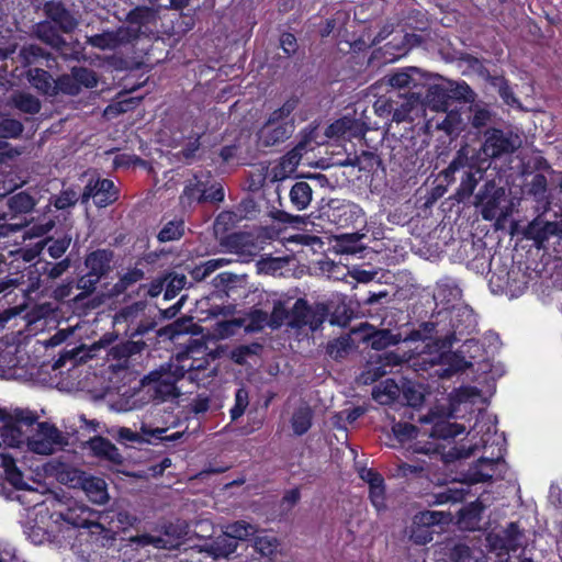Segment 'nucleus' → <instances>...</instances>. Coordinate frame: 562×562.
<instances>
[{"label": "nucleus", "mask_w": 562, "mask_h": 562, "mask_svg": "<svg viewBox=\"0 0 562 562\" xmlns=\"http://www.w3.org/2000/svg\"><path fill=\"white\" fill-rule=\"evenodd\" d=\"M493 393L494 386L484 393L475 386H462L451 394L448 415L431 412L420 418L422 423L431 425L425 434L432 441L418 442L415 452L429 458L440 456L445 463H450L484 450V454L464 474L463 481L436 495L437 504L462 502L471 485L504 477L507 470L505 438L497 432L496 417L484 409L487 397Z\"/></svg>", "instance_id": "1"}, {"label": "nucleus", "mask_w": 562, "mask_h": 562, "mask_svg": "<svg viewBox=\"0 0 562 562\" xmlns=\"http://www.w3.org/2000/svg\"><path fill=\"white\" fill-rule=\"evenodd\" d=\"M477 327L476 315L467 304L452 305L451 308L437 310L432 319L414 331L412 340H434L440 349H446L462 337L473 334Z\"/></svg>", "instance_id": "2"}, {"label": "nucleus", "mask_w": 562, "mask_h": 562, "mask_svg": "<svg viewBox=\"0 0 562 562\" xmlns=\"http://www.w3.org/2000/svg\"><path fill=\"white\" fill-rule=\"evenodd\" d=\"M0 467L3 468L7 481L18 491H22L15 498L19 502H24L27 496H33L35 501V514L40 516L41 524L36 525L32 521L23 522V532L26 538L34 544L44 543L52 533L53 515L49 514L47 502L42 499V494L35 490L30 488L23 481L22 472L16 468L15 460L12 456L0 452Z\"/></svg>", "instance_id": "3"}, {"label": "nucleus", "mask_w": 562, "mask_h": 562, "mask_svg": "<svg viewBox=\"0 0 562 562\" xmlns=\"http://www.w3.org/2000/svg\"><path fill=\"white\" fill-rule=\"evenodd\" d=\"M181 378H184V366H180L179 360H177L151 371L144 376L142 383L148 387V392L154 400L165 402L179 396L177 382Z\"/></svg>", "instance_id": "4"}, {"label": "nucleus", "mask_w": 562, "mask_h": 562, "mask_svg": "<svg viewBox=\"0 0 562 562\" xmlns=\"http://www.w3.org/2000/svg\"><path fill=\"white\" fill-rule=\"evenodd\" d=\"M525 544V532L514 521L486 535V546L488 551L495 555L496 562H509L512 553L524 548Z\"/></svg>", "instance_id": "5"}, {"label": "nucleus", "mask_w": 562, "mask_h": 562, "mask_svg": "<svg viewBox=\"0 0 562 562\" xmlns=\"http://www.w3.org/2000/svg\"><path fill=\"white\" fill-rule=\"evenodd\" d=\"M482 348L477 340L465 339L457 352L441 351L438 361L431 360L434 371L440 379H450L452 375L464 371L472 366V360L481 356Z\"/></svg>", "instance_id": "6"}, {"label": "nucleus", "mask_w": 562, "mask_h": 562, "mask_svg": "<svg viewBox=\"0 0 562 562\" xmlns=\"http://www.w3.org/2000/svg\"><path fill=\"white\" fill-rule=\"evenodd\" d=\"M295 108L296 100L290 99L270 114L269 120L259 131V142L263 146H273L284 142L292 135L294 124L288 119Z\"/></svg>", "instance_id": "7"}, {"label": "nucleus", "mask_w": 562, "mask_h": 562, "mask_svg": "<svg viewBox=\"0 0 562 562\" xmlns=\"http://www.w3.org/2000/svg\"><path fill=\"white\" fill-rule=\"evenodd\" d=\"M113 323L131 338L143 336L156 326L145 302H136L121 308L115 314Z\"/></svg>", "instance_id": "8"}, {"label": "nucleus", "mask_w": 562, "mask_h": 562, "mask_svg": "<svg viewBox=\"0 0 562 562\" xmlns=\"http://www.w3.org/2000/svg\"><path fill=\"white\" fill-rule=\"evenodd\" d=\"M67 445L66 437L54 425L37 423L30 436L26 437L27 449L36 454L49 456Z\"/></svg>", "instance_id": "9"}, {"label": "nucleus", "mask_w": 562, "mask_h": 562, "mask_svg": "<svg viewBox=\"0 0 562 562\" xmlns=\"http://www.w3.org/2000/svg\"><path fill=\"white\" fill-rule=\"evenodd\" d=\"M521 145L520 137L510 132L498 128H490L484 133V143L479 151L482 160L498 158L514 153Z\"/></svg>", "instance_id": "10"}, {"label": "nucleus", "mask_w": 562, "mask_h": 562, "mask_svg": "<svg viewBox=\"0 0 562 562\" xmlns=\"http://www.w3.org/2000/svg\"><path fill=\"white\" fill-rule=\"evenodd\" d=\"M37 420V415L31 411L19 409L14 412L13 417L5 422L1 428V438L4 445L9 447H20L26 443L24 427L33 426Z\"/></svg>", "instance_id": "11"}, {"label": "nucleus", "mask_w": 562, "mask_h": 562, "mask_svg": "<svg viewBox=\"0 0 562 562\" xmlns=\"http://www.w3.org/2000/svg\"><path fill=\"white\" fill-rule=\"evenodd\" d=\"M327 317V310L323 304L310 306L306 301L297 300L291 311L289 325L296 328L310 327L317 330Z\"/></svg>", "instance_id": "12"}, {"label": "nucleus", "mask_w": 562, "mask_h": 562, "mask_svg": "<svg viewBox=\"0 0 562 562\" xmlns=\"http://www.w3.org/2000/svg\"><path fill=\"white\" fill-rule=\"evenodd\" d=\"M323 215L339 227H348L357 223L363 215L359 205L344 200H330Z\"/></svg>", "instance_id": "13"}, {"label": "nucleus", "mask_w": 562, "mask_h": 562, "mask_svg": "<svg viewBox=\"0 0 562 562\" xmlns=\"http://www.w3.org/2000/svg\"><path fill=\"white\" fill-rule=\"evenodd\" d=\"M311 149L310 147V139L307 136H305L303 139H301L296 146L291 149L288 154H285L274 166L270 169V176L272 181H282L289 177H291L303 155L307 153Z\"/></svg>", "instance_id": "14"}, {"label": "nucleus", "mask_w": 562, "mask_h": 562, "mask_svg": "<svg viewBox=\"0 0 562 562\" xmlns=\"http://www.w3.org/2000/svg\"><path fill=\"white\" fill-rule=\"evenodd\" d=\"M504 189L494 181H487L475 195V206L480 207L482 217L492 221L499 215V205L504 198Z\"/></svg>", "instance_id": "15"}, {"label": "nucleus", "mask_w": 562, "mask_h": 562, "mask_svg": "<svg viewBox=\"0 0 562 562\" xmlns=\"http://www.w3.org/2000/svg\"><path fill=\"white\" fill-rule=\"evenodd\" d=\"M445 514L442 512L425 510L415 515L411 526L409 538L416 544H426L434 537L431 527L442 521Z\"/></svg>", "instance_id": "16"}, {"label": "nucleus", "mask_w": 562, "mask_h": 562, "mask_svg": "<svg viewBox=\"0 0 562 562\" xmlns=\"http://www.w3.org/2000/svg\"><path fill=\"white\" fill-rule=\"evenodd\" d=\"M72 486L80 485L89 499L95 504H104L108 501L106 484L103 479L72 471L68 473Z\"/></svg>", "instance_id": "17"}, {"label": "nucleus", "mask_w": 562, "mask_h": 562, "mask_svg": "<svg viewBox=\"0 0 562 562\" xmlns=\"http://www.w3.org/2000/svg\"><path fill=\"white\" fill-rule=\"evenodd\" d=\"M137 36V31L130 27H119L115 31H105L87 37L88 44L93 47L112 50L119 46L132 42Z\"/></svg>", "instance_id": "18"}, {"label": "nucleus", "mask_w": 562, "mask_h": 562, "mask_svg": "<svg viewBox=\"0 0 562 562\" xmlns=\"http://www.w3.org/2000/svg\"><path fill=\"white\" fill-rule=\"evenodd\" d=\"M90 198L97 206L104 207L116 201L119 193L112 180L97 179L91 180L85 188L83 201Z\"/></svg>", "instance_id": "19"}, {"label": "nucleus", "mask_w": 562, "mask_h": 562, "mask_svg": "<svg viewBox=\"0 0 562 562\" xmlns=\"http://www.w3.org/2000/svg\"><path fill=\"white\" fill-rule=\"evenodd\" d=\"M462 290L452 278H442L437 282L434 300L438 310L451 308L452 305L464 304L461 302Z\"/></svg>", "instance_id": "20"}, {"label": "nucleus", "mask_w": 562, "mask_h": 562, "mask_svg": "<svg viewBox=\"0 0 562 562\" xmlns=\"http://www.w3.org/2000/svg\"><path fill=\"white\" fill-rule=\"evenodd\" d=\"M355 334H362L361 339L375 350H382L389 346L397 345L401 341L398 335L391 334L387 329H375L368 323H362L356 329Z\"/></svg>", "instance_id": "21"}, {"label": "nucleus", "mask_w": 562, "mask_h": 562, "mask_svg": "<svg viewBox=\"0 0 562 562\" xmlns=\"http://www.w3.org/2000/svg\"><path fill=\"white\" fill-rule=\"evenodd\" d=\"M59 517L76 528L99 527V514L85 505L75 504L60 512Z\"/></svg>", "instance_id": "22"}, {"label": "nucleus", "mask_w": 562, "mask_h": 562, "mask_svg": "<svg viewBox=\"0 0 562 562\" xmlns=\"http://www.w3.org/2000/svg\"><path fill=\"white\" fill-rule=\"evenodd\" d=\"M394 103L396 105L394 106L393 121L396 123L413 121L422 111L420 99L415 93L402 94L396 92Z\"/></svg>", "instance_id": "23"}, {"label": "nucleus", "mask_w": 562, "mask_h": 562, "mask_svg": "<svg viewBox=\"0 0 562 562\" xmlns=\"http://www.w3.org/2000/svg\"><path fill=\"white\" fill-rule=\"evenodd\" d=\"M198 548L200 552L206 553L215 560L228 559L236 552L238 542L231 539L226 533H224V530H222V535L217 536L215 539L205 541Z\"/></svg>", "instance_id": "24"}, {"label": "nucleus", "mask_w": 562, "mask_h": 562, "mask_svg": "<svg viewBox=\"0 0 562 562\" xmlns=\"http://www.w3.org/2000/svg\"><path fill=\"white\" fill-rule=\"evenodd\" d=\"M209 183V172H200L194 175L193 179L189 180L183 189V192L180 196L181 205L187 207L194 203L204 202V191Z\"/></svg>", "instance_id": "25"}, {"label": "nucleus", "mask_w": 562, "mask_h": 562, "mask_svg": "<svg viewBox=\"0 0 562 562\" xmlns=\"http://www.w3.org/2000/svg\"><path fill=\"white\" fill-rule=\"evenodd\" d=\"M423 71L417 67H406L384 77L386 85L392 88L405 89L416 88L422 83Z\"/></svg>", "instance_id": "26"}, {"label": "nucleus", "mask_w": 562, "mask_h": 562, "mask_svg": "<svg viewBox=\"0 0 562 562\" xmlns=\"http://www.w3.org/2000/svg\"><path fill=\"white\" fill-rule=\"evenodd\" d=\"M562 234V227L555 222H547L542 218H535L527 227V236L539 247L552 236Z\"/></svg>", "instance_id": "27"}, {"label": "nucleus", "mask_w": 562, "mask_h": 562, "mask_svg": "<svg viewBox=\"0 0 562 562\" xmlns=\"http://www.w3.org/2000/svg\"><path fill=\"white\" fill-rule=\"evenodd\" d=\"M451 82L434 83L427 89L425 95L426 105L436 112H447L449 106Z\"/></svg>", "instance_id": "28"}, {"label": "nucleus", "mask_w": 562, "mask_h": 562, "mask_svg": "<svg viewBox=\"0 0 562 562\" xmlns=\"http://www.w3.org/2000/svg\"><path fill=\"white\" fill-rule=\"evenodd\" d=\"M44 10L52 22L65 33L74 31L78 25L77 20L58 2H46Z\"/></svg>", "instance_id": "29"}, {"label": "nucleus", "mask_w": 562, "mask_h": 562, "mask_svg": "<svg viewBox=\"0 0 562 562\" xmlns=\"http://www.w3.org/2000/svg\"><path fill=\"white\" fill-rule=\"evenodd\" d=\"M70 237L64 236L58 239H48L46 241L37 243L34 249L24 251L23 258L26 261L33 260L47 245V252L49 254V256L54 259H58L66 252L70 245Z\"/></svg>", "instance_id": "30"}, {"label": "nucleus", "mask_w": 562, "mask_h": 562, "mask_svg": "<svg viewBox=\"0 0 562 562\" xmlns=\"http://www.w3.org/2000/svg\"><path fill=\"white\" fill-rule=\"evenodd\" d=\"M113 252L108 249H98L89 254L85 260L88 272L102 278L111 268Z\"/></svg>", "instance_id": "31"}, {"label": "nucleus", "mask_w": 562, "mask_h": 562, "mask_svg": "<svg viewBox=\"0 0 562 562\" xmlns=\"http://www.w3.org/2000/svg\"><path fill=\"white\" fill-rule=\"evenodd\" d=\"M481 159V155L477 154L475 158L472 154V149L469 145L462 146L458 151L453 160L445 169L443 175L448 179L462 168L468 167L470 170L477 168V160Z\"/></svg>", "instance_id": "32"}, {"label": "nucleus", "mask_w": 562, "mask_h": 562, "mask_svg": "<svg viewBox=\"0 0 562 562\" xmlns=\"http://www.w3.org/2000/svg\"><path fill=\"white\" fill-rule=\"evenodd\" d=\"M485 505L481 498L470 503L460 510L459 526L467 530H476L481 527L482 513Z\"/></svg>", "instance_id": "33"}, {"label": "nucleus", "mask_w": 562, "mask_h": 562, "mask_svg": "<svg viewBox=\"0 0 562 562\" xmlns=\"http://www.w3.org/2000/svg\"><path fill=\"white\" fill-rule=\"evenodd\" d=\"M27 80L38 92L50 97L56 94L57 86L48 71L41 68H32L27 71Z\"/></svg>", "instance_id": "34"}, {"label": "nucleus", "mask_w": 562, "mask_h": 562, "mask_svg": "<svg viewBox=\"0 0 562 562\" xmlns=\"http://www.w3.org/2000/svg\"><path fill=\"white\" fill-rule=\"evenodd\" d=\"M18 346L0 340V376L10 378L11 370L19 366Z\"/></svg>", "instance_id": "35"}, {"label": "nucleus", "mask_w": 562, "mask_h": 562, "mask_svg": "<svg viewBox=\"0 0 562 562\" xmlns=\"http://www.w3.org/2000/svg\"><path fill=\"white\" fill-rule=\"evenodd\" d=\"M313 191L305 181H299L290 190L289 198L292 206L297 211H303L312 202Z\"/></svg>", "instance_id": "36"}, {"label": "nucleus", "mask_w": 562, "mask_h": 562, "mask_svg": "<svg viewBox=\"0 0 562 562\" xmlns=\"http://www.w3.org/2000/svg\"><path fill=\"white\" fill-rule=\"evenodd\" d=\"M90 448L98 457L104 458L112 462H121L122 456L119 449L108 439L95 437L90 440Z\"/></svg>", "instance_id": "37"}, {"label": "nucleus", "mask_w": 562, "mask_h": 562, "mask_svg": "<svg viewBox=\"0 0 562 562\" xmlns=\"http://www.w3.org/2000/svg\"><path fill=\"white\" fill-rule=\"evenodd\" d=\"M428 462L426 460H412L411 462H401L394 469L393 475L396 477H422L428 472Z\"/></svg>", "instance_id": "38"}, {"label": "nucleus", "mask_w": 562, "mask_h": 562, "mask_svg": "<svg viewBox=\"0 0 562 562\" xmlns=\"http://www.w3.org/2000/svg\"><path fill=\"white\" fill-rule=\"evenodd\" d=\"M451 559L453 562H487L486 555L481 548L469 547L467 544H457L452 552Z\"/></svg>", "instance_id": "39"}, {"label": "nucleus", "mask_w": 562, "mask_h": 562, "mask_svg": "<svg viewBox=\"0 0 562 562\" xmlns=\"http://www.w3.org/2000/svg\"><path fill=\"white\" fill-rule=\"evenodd\" d=\"M518 276H519V270H516V269H512L505 273L502 272L501 274L493 272L490 282H491V284H493L496 279V281L498 282L497 283L498 288L508 289L513 293V295H517V294L522 293L524 290L526 289L525 281L521 282L519 285L515 284Z\"/></svg>", "instance_id": "40"}, {"label": "nucleus", "mask_w": 562, "mask_h": 562, "mask_svg": "<svg viewBox=\"0 0 562 562\" xmlns=\"http://www.w3.org/2000/svg\"><path fill=\"white\" fill-rule=\"evenodd\" d=\"M313 411L307 405L297 407L291 418V426L296 436H302L308 431L312 426Z\"/></svg>", "instance_id": "41"}, {"label": "nucleus", "mask_w": 562, "mask_h": 562, "mask_svg": "<svg viewBox=\"0 0 562 562\" xmlns=\"http://www.w3.org/2000/svg\"><path fill=\"white\" fill-rule=\"evenodd\" d=\"M401 390L391 379H386L373 390V398L382 405H387L398 397Z\"/></svg>", "instance_id": "42"}, {"label": "nucleus", "mask_w": 562, "mask_h": 562, "mask_svg": "<svg viewBox=\"0 0 562 562\" xmlns=\"http://www.w3.org/2000/svg\"><path fill=\"white\" fill-rule=\"evenodd\" d=\"M224 533H226L231 539L235 541H244L247 540L250 536H254L257 532V528L244 520H238L232 524H227L222 527Z\"/></svg>", "instance_id": "43"}, {"label": "nucleus", "mask_w": 562, "mask_h": 562, "mask_svg": "<svg viewBox=\"0 0 562 562\" xmlns=\"http://www.w3.org/2000/svg\"><path fill=\"white\" fill-rule=\"evenodd\" d=\"M34 206V198L26 192H19L8 200V207L13 216L29 213L33 210Z\"/></svg>", "instance_id": "44"}, {"label": "nucleus", "mask_w": 562, "mask_h": 562, "mask_svg": "<svg viewBox=\"0 0 562 562\" xmlns=\"http://www.w3.org/2000/svg\"><path fill=\"white\" fill-rule=\"evenodd\" d=\"M357 121L350 117H341L330 124L326 130L328 137H352L356 136Z\"/></svg>", "instance_id": "45"}, {"label": "nucleus", "mask_w": 562, "mask_h": 562, "mask_svg": "<svg viewBox=\"0 0 562 562\" xmlns=\"http://www.w3.org/2000/svg\"><path fill=\"white\" fill-rule=\"evenodd\" d=\"M482 177L483 168L481 167L465 172L458 189V195L461 200H465L473 194V191Z\"/></svg>", "instance_id": "46"}, {"label": "nucleus", "mask_w": 562, "mask_h": 562, "mask_svg": "<svg viewBox=\"0 0 562 562\" xmlns=\"http://www.w3.org/2000/svg\"><path fill=\"white\" fill-rule=\"evenodd\" d=\"M470 122L474 128H482L492 122L493 113L486 104L473 103L470 108Z\"/></svg>", "instance_id": "47"}, {"label": "nucleus", "mask_w": 562, "mask_h": 562, "mask_svg": "<svg viewBox=\"0 0 562 562\" xmlns=\"http://www.w3.org/2000/svg\"><path fill=\"white\" fill-rule=\"evenodd\" d=\"M132 541L138 546H153L157 549H172L177 546L175 540H171L168 536H151L147 533L134 537Z\"/></svg>", "instance_id": "48"}, {"label": "nucleus", "mask_w": 562, "mask_h": 562, "mask_svg": "<svg viewBox=\"0 0 562 562\" xmlns=\"http://www.w3.org/2000/svg\"><path fill=\"white\" fill-rule=\"evenodd\" d=\"M38 37L57 49L65 44L64 38L56 32L52 22H44L37 25Z\"/></svg>", "instance_id": "49"}, {"label": "nucleus", "mask_w": 562, "mask_h": 562, "mask_svg": "<svg viewBox=\"0 0 562 562\" xmlns=\"http://www.w3.org/2000/svg\"><path fill=\"white\" fill-rule=\"evenodd\" d=\"M13 104L16 109L29 114H36L41 110V102L30 93L21 92L13 97Z\"/></svg>", "instance_id": "50"}, {"label": "nucleus", "mask_w": 562, "mask_h": 562, "mask_svg": "<svg viewBox=\"0 0 562 562\" xmlns=\"http://www.w3.org/2000/svg\"><path fill=\"white\" fill-rule=\"evenodd\" d=\"M23 131V125L20 121L3 117L0 120V147L2 146L3 138L18 137Z\"/></svg>", "instance_id": "51"}, {"label": "nucleus", "mask_w": 562, "mask_h": 562, "mask_svg": "<svg viewBox=\"0 0 562 562\" xmlns=\"http://www.w3.org/2000/svg\"><path fill=\"white\" fill-rule=\"evenodd\" d=\"M462 119L460 113L456 111H450L446 113L443 120L440 122H436L435 127L437 130L443 131L448 135L453 133H458L461 130Z\"/></svg>", "instance_id": "52"}, {"label": "nucleus", "mask_w": 562, "mask_h": 562, "mask_svg": "<svg viewBox=\"0 0 562 562\" xmlns=\"http://www.w3.org/2000/svg\"><path fill=\"white\" fill-rule=\"evenodd\" d=\"M184 232L182 221H170L159 232L158 239L162 243L179 239Z\"/></svg>", "instance_id": "53"}, {"label": "nucleus", "mask_w": 562, "mask_h": 562, "mask_svg": "<svg viewBox=\"0 0 562 562\" xmlns=\"http://www.w3.org/2000/svg\"><path fill=\"white\" fill-rule=\"evenodd\" d=\"M395 93L389 97H380L373 104L374 112L378 116L382 119H390L393 121L394 116V103Z\"/></svg>", "instance_id": "54"}, {"label": "nucleus", "mask_w": 562, "mask_h": 562, "mask_svg": "<svg viewBox=\"0 0 562 562\" xmlns=\"http://www.w3.org/2000/svg\"><path fill=\"white\" fill-rule=\"evenodd\" d=\"M100 279L101 278L95 277L90 272L82 276L77 282V288L81 290V292L75 296V301H82L87 295L91 294L95 290Z\"/></svg>", "instance_id": "55"}, {"label": "nucleus", "mask_w": 562, "mask_h": 562, "mask_svg": "<svg viewBox=\"0 0 562 562\" xmlns=\"http://www.w3.org/2000/svg\"><path fill=\"white\" fill-rule=\"evenodd\" d=\"M248 404L249 397L247 390L244 387L238 389L235 393V404L229 411L232 420H236L243 416Z\"/></svg>", "instance_id": "56"}, {"label": "nucleus", "mask_w": 562, "mask_h": 562, "mask_svg": "<svg viewBox=\"0 0 562 562\" xmlns=\"http://www.w3.org/2000/svg\"><path fill=\"white\" fill-rule=\"evenodd\" d=\"M278 540L273 536H258L255 539V549L262 555L269 557L277 551Z\"/></svg>", "instance_id": "57"}, {"label": "nucleus", "mask_w": 562, "mask_h": 562, "mask_svg": "<svg viewBox=\"0 0 562 562\" xmlns=\"http://www.w3.org/2000/svg\"><path fill=\"white\" fill-rule=\"evenodd\" d=\"M71 74H72L74 78L76 79V82H78L79 89L81 88V86H83L86 88H93L97 86L98 80H97L95 74L88 68H83V67L74 68Z\"/></svg>", "instance_id": "58"}, {"label": "nucleus", "mask_w": 562, "mask_h": 562, "mask_svg": "<svg viewBox=\"0 0 562 562\" xmlns=\"http://www.w3.org/2000/svg\"><path fill=\"white\" fill-rule=\"evenodd\" d=\"M56 83V94L60 91L70 95L78 94L80 89L78 82H76V79L71 75H64L60 76L57 80H55Z\"/></svg>", "instance_id": "59"}, {"label": "nucleus", "mask_w": 562, "mask_h": 562, "mask_svg": "<svg viewBox=\"0 0 562 562\" xmlns=\"http://www.w3.org/2000/svg\"><path fill=\"white\" fill-rule=\"evenodd\" d=\"M369 498L376 510L380 512L385 508L384 481L382 483H375L369 487Z\"/></svg>", "instance_id": "60"}, {"label": "nucleus", "mask_w": 562, "mask_h": 562, "mask_svg": "<svg viewBox=\"0 0 562 562\" xmlns=\"http://www.w3.org/2000/svg\"><path fill=\"white\" fill-rule=\"evenodd\" d=\"M260 349V345L251 344V345H243L231 352L232 360L237 364H244L247 358L251 355H256Z\"/></svg>", "instance_id": "61"}, {"label": "nucleus", "mask_w": 562, "mask_h": 562, "mask_svg": "<svg viewBox=\"0 0 562 562\" xmlns=\"http://www.w3.org/2000/svg\"><path fill=\"white\" fill-rule=\"evenodd\" d=\"M144 278V272L140 269H132L124 273L119 282L114 285L116 292L125 291L130 285L140 281Z\"/></svg>", "instance_id": "62"}, {"label": "nucleus", "mask_w": 562, "mask_h": 562, "mask_svg": "<svg viewBox=\"0 0 562 562\" xmlns=\"http://www.w3.org/2000/svg\"><path fill=\"white\" fill-rule=\"evenodd\" d=\"M285 319H288V323L290 322L291 313L281 303L274 304L273 311L269 315V327L273 329L279 328Z\"/></svg>", "instance_id": "63"}, {"label": "nucleus", "mask_w": 562, "mask_h": 562, "mask_svg": "<svg viewBox=\"0 0 562 562\" xmlns=\"http://www.w3.org/2000/svg\"><path fill=\"white\" fill-rule=\"evenodd\" d=\"M450 94H451V98H456L458 100H463L464 102L473 103L475 100L474 91L465 82H459V83H456L454 86L451 82Z\"/></svg>", "instance_id": "64"}]
</instances>
